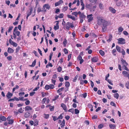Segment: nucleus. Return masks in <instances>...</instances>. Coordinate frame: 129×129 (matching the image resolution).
Here are the masks:
<instances>
[{
    "label": "nucleus",
    "mask_w": 129,
    "mask_h": 129,
    "mask_svg": "<svg viewBox=\"0 0 129 129\" xmlns=\"http://www.w3.org/2000/svg\"><path fill=\"white\" fill-rule=\"evenodd\" d=\"M109 22L106 20L102 23V28L103 32H104L106 30L107 27L109 25Z\"/></svg>",
    "instance_id": "obj_1"
},
{
    "label": "nucleus",
    "mask_w": 129,
    "mask_h": 129,
    "mask_svg": "<svg viewBox=\"0 0 129 129\" xmlns=\"http://www.w3.org/2000/svg\"><path fill=\"white\" fill-rule=\"evenodd\" d=\"M85 7L87 8L90 9L91 12H94L95 11V9L96 7V5H95L92 7V4L90 3L89 4H86Z\"/></svg>",
    "instance_id": "obj_2"
},
{
    "label": "nucleus",
    "mask_w": 129,
    "mask_h": 129,
    "mask_svg": "<svg viewBox=\"0 0 129 129\" xmlns=\"http://www.w3.org/2000/svg\"><path fill=\"white\" fill-rule=\"evenodd\" d=\"M17 27H15L14 29L13 33V37L14 39H16V35L18 36H19L20 35V32L19 31H17Z\"/></svg>",
    "instance_id": "obj_3"
},
{
    "label": "nucleus",
    "mask_w": 129,
    "mask_h": 129,
    "mask_svg": "<svg viewBox=\"0 0 129 129\" xmlns=\"http://www.w3.org/2000/svg\"><path fill=\"white\" fill-rule=\"evenodd\" d=\"M97 20V23L99 25H102V23L106 20L103 19L102 17L97 16L96 17Z\"/></svg>",
    "instance_id": "obj_4"
},
{
    "label": "nucleus",
    "mask_w": 129,
    "mask_h": 129,
    "mask_svg": "<svg viewBox=\"0 0 129 129\" xmlns=\"http://www.w3.org/2000/svg\"><path fill=\"white\" fill-rule=\"evenodd\" d=\"M51 8L50 6L48 4H46L44 5L42 8L43 12H46L47 10H49Z\"/></svg>",
    "instance_id": "obj_5"
},
{
    "label": "nucleus",
    "mask_w": 129,
    "mask_h": 129,
    "mask_svg": "<svg viewBox=\"0 0 129 129\" xmlns=\"http://www.w3.org/2000/svg\"><path fill=\"white\" fill-rule=\"evenodd\" d=\"M74 27V25L72 23L68 22L67 23L66 28L67 30H69L70 27L73 28Z\"/></svg>",
    "instance_id": "obj_6"
},
{
    "label": "nucleus",
    "mask_w": 129,
    "mask_h": 129,
    "mask_svg": "<svg viewBox=\"0 0 129 129\" xmlns=\"http://www.w3.org/2000/svg\"><path fill=\"white\" fill-rule=\"evenodd\" d=\"M118 44H124L125 43V39L123 38H120L117 39Z\"/></svg>",
    "instance_id": "obj_7"
},
{
    "label": "nucleus",
    "mask_w": 129,
    "mask_h": 129,
    "mask_svg": "<svg viewBox=\"0 0 129 129\" xmlns=\"http://www.w3.org/2000/svg\"><path fill=\"white\" fill-rule=\"evenodd\" d=\"M93 15L91 14L87 15V17L88 18V22H90L91 21H92L93 19V17H92Z\"/></svg>",
    "instance_id": "obj_8"
},
{
    "label": "nucleus",
    "mask_w": 129,
    "mask_h": 129,
    "mask_svg": "<svg viewBox=\"0 0 129 129\" xmlns=\"http://www.w3.org/2000/svg\"><path fill=\"white\" fill-rule=\"evenodd\" d=\"M56 22H57V23L56 24V25H55L54 27V29L56 30L57 29H58L59 28V21H56Z\"/></svg>",
    "instance_id": "obj_9"
},
{
    "label": "nucleus",
    "mask_w": 129,
    "mask_h": 129,
    "mask_svg": "<svg viewBox=\"0 0 129 129\" xmlns=\"http://www.w3.org/2000/svg\"><path fill=\"white\" fill-rule=\"evenodd\" d=\"M121 61L122 64L123 65V66H127L128 65V64L126 62V61L123 58H121Z\"/></svg>",
    "instance_id": "obj_10"
},
{
    "label": "nucleus",
    "mask_w": 129,
    "mask_h": 129,
    "mask_svg": "<svg viewBox=\"0 0 129 129\" xmlns=\"http://www.w3.org/2000/svg\"><path fill=\"white\" fill-rule=\"evenodd\" d=\"M98 57H94L92 58L91 61L92 62H96L98 61Z\"/></svg>",
    "instance_id": "obj_11"
},
{
    "label": "nucleus",
    "mask_w": 129,
    "mask_h": 129,
    "mask_svg": "<svg viewBox=\"0 0 129 129\" xmlns=\"http://www.w3.org/2000/svg\"><path fill=\"white\" fill-rule=\"evenodd\" d=\"M61 107L66 112L67 111V107L64 104L62 103L61 104Z\"/></svg>",
    "instance_id": "obj_12"
},
{
    "label": "nucleus",
    "mask_w": 129,
    "mask_h": 129,
    "mask_svg": "<svg viewBox=\"0 0 129 129\" xmlns=\"http://www.w3.org/2000/svg\"><path fill=\"white\" fill-rule=\"evenodd\" d=\"M6 118L4 116L0 115V122L6 120Z\"/></svg>",
    "instance_id": "obj_13"
},
{
    "label": "nucleus",
    "mask_w": 129,
    "mask_h": 129,
    "mask_svg": "<svg viewBox=\"0 0 129 129\" xmlns=\"http://www.w3.org/2000/svg\"><path fill=\"white\" fill-rule=\"evenodd\" d=\"M109 9L110 11L113 13H116V11L113 8L110 7L109 8Z\"/></svg>",
    "instance_id": "obj_14"
},
{
    "label": "nucleus",
    "mask_w": 129,
    "mask_h": 129,
    "mask_svg": "<svg viewBox=\"0 0 129 129\" xmlns=\"http://www.w3.org/2000/svg\"><path fill=\"white\" fill-rule=\"evenodd\" d=\"M7 52L10 53H12L14 52V50L10 47H9L8 49Z\"/></svg>",
    "instance_id": "obj_15"
},
{
    "label": "nucleus",
    "mask_w": 129,
    "mask_h": 129,
    "mask_svg": "<svg viewBox=\"0 0 129 129\" xmlns=\"http://www.w3.org/2000/svg\"><path fill=\"white\" fill-rule=\"evenodd\" d=\"M13 94L9 92L7 93L6 96L8 99H10L13 96Z\"/></svg>",
    "instance_id": "obj_16"
},
{
    "label": "nucleus",
    "mask_w": 129,
    "mask_h": 129,
    "mask_svg": "<svg viewBox=\"0 0 129 129\" xmlns=\"http://www.w3.org/2000/svg\"><path fill=\"white\" fill-rule=\"evenodd\" d=\"M70 83L69 82L66 81L65 82V86L66 87H67V91H68V87L70 86Z\"/></svg>",
    "instance_id": "obj_17"
},
{
    "label": "nucleus",
    "mask_w": 129,
    "mask_h": 129,
    "mask_svg": "<svg viewBox=\"0 0 129 129\" xmlns=\"http://www.w3.org/2000/svg\"><path fill=\"white\" fill-rule=\"evenodd\" d=\"M86 16L84 14V13H82L80 15V19H84L86 18Z\"/></svg>",
    "instance_id": "obj_18"
},
{
    "label": "nucleus",
    "mask_w": 129,
    "mask_h": 129,
    "mask_svg": "<svg viewBox=\"0 0 129 129\" xmlns=\"http://www.w3.org/2000/svg\"><path fill=\"white\" fill-rule=\"evenodd\" d=\"M36 62V59H35L33 62L32 63V64L30 65L29 66L31 67H34L35 65Z\"/></svg>",
    "instance_id": "obj_19"
},
{
    "label": "nucleus",
    "mask_w": 129,
    "mask_h": 129,
    "mask_svg": "<svg viewBox=\"0 0 129 129\" xmlns=\"http://www.w3.org/2000/svg\"><path fill=\"white\" fill-rule=\"evenodd\" d=\"M116 48L118 52L119 53L121 52V48L118 45L116 46Z\"/></svg>",
    "instance_id": "obj_20"
},
{
    "label": "nucleus",
    "mask_w": 129,
    "mask_h": 129,
    "mask_svg": "<svg viewBox=\"0 0 129 129\" xmlns=\"http://www.w3.org/2000/svg\"><path fill=\"white\" fill-rule=\"evenodd\" d=\"M112 35L110 34V35L109 36V39H108L107 40V42H110L112 40Z\"/></svg>",
    "instance_id": "obj_21"
},
{
    "label": "nucleus",
    "mask_w": 129,
    "mask_h": 129,
    "mask_svg": "<svg viewBox=\"0 0 129 129\" xmlns=\"http://www.w3.org/2000/svg\"><path fill=\"white\" fill-rule=\"evenodd\" d=\"M32 109L31 107L29 106H26L25 108V111H28L29 110H31Z\"/></svg>",
    "instance_id": "obj_22"
},
{
    "label": "nucleus",
    "mask_w": 129,
    "mask_h": 129,
    "mask_svg": "<svg viewBox=\"0 0 129 129\" xmlns=\"http://www.w3.org/2000/svg\"><path fill=\"white\" fill-rule=\"evenodd\" d=\"M109 126L110 128L113 129L115 127V125L114 124H110L109 125Z\"/></svg>",
    "instance_id": "obj_23"
},
{
    "label": "nucleus",
    "mask_w": 129,
    "mask_h": 129,
    "mask_svg": "<svg viewBox=\"0 0 129 129\" xmlns=\"http://www.w3.org/2000/svg\"><path fill=\"white\" fill-rule=\"evenodd\" d=\"M123 30V28L122 27H119L118 28V30L119 32H121Z\"/></svg>",
    "instance_id": "obj_24"
},
{
    "label": "nucleus",
    "mask_w": 129,
    "mask_h": 129,
    "mask_svg": "<svg viewBox=\"0 0 129 129\" xmlns=\"http://www.w3.org/2000/svg\"><path fill=\"white\" fill-rule=\"evenodd\" d=\"M120 53H122L123 55V57H124V55H125V52L124 49H121V51Z\"/></svg>",
    "instance_id": "obj_25"
},
{
    "label": "nucleus",
    "mask_w": 129,
    "mask_h": 129,
    "mask_svg": "<svg viewBox=\"0 0 129 129\" xmlns=\"http://www.w3.org/2000/svg\"><path fill=\"white\" fill-rule=\"evenodd\" d=\"M78 77V75H76L75 77L73 79V81L74 82H75L76 81V80L77 79V78Z\"/></svg>",
    "instance_id": "obj_26"
},
{
    "label": "nucleus",
    "mask_w": 129,
    "mask_h": 129,
    "mask_svg": "<svg viewBox=\"0 0 129 129\" xmlns=\"http://www.w3.org/2000/svg\"><path fill=\"white\" fill-rule=\"evenodd\" d=\"M65 124V121L64 120H62V123L61 124V127H63L64 126Z\"/></svg>",
    "instance_id": "obj_27"
},
{
    "label": "nucleus",
    "mask_w": 129,
    "mask_h": 129,
    "mask_svg": "<svg viewBox=\"0 0 129 129\" xmlns=\"http://www.w3.org/2000/svg\"><path fill=\"white\" fill-rule=\"evenodd\" d=\"M99 53L100 55L102 56H103L105 54V53L104 51L101 50L99 51Z\"/></svg>",
    "instance_id": "obj_28"
},
{
    "label": "nucleus",
    "mask_w": 129,
    "mask_h": 129,
    "mask_svg": "<svg viewBox=\"0 0 129 129\" xmlns=\"http://www.w3.org/2000/svg\"><path fill=\"white\" fill-rule=\"evenodd\" d=\"M8 123L10 124H12L14 122V120L13 119H10V120H8Z\"/></svg>",
    "instance_id": "obj_29"
},
{
    "label": "nucleus",
    "mask_w": 129,
    "mask_h": 129,
    "mask_svg": "<svg viewBox=\"0 0 129 129\" xmlns=\"http://www.w3.org/2000/svg\"><path fill=\"white\" fill-rule=\"evenodd\" d=\"M37 11L38 13L40 12H43V9H42L40 7L38 8Z\"/></svg>",
    "instance_id": "obj_30"
},
{
    "label": "nucleus",
    "mask_w": 129,
    "mask_h": 129,
    "mask_svg": "<svg viewBox=\"0 0 129 129\" xmlns=\"http://www.w3.org/2000/svg\"><path fill=\"white\" fill-rule=\"evenodd\" d=\"M114 96L115 98L117 99L119 97V95L118 93H116L114 94Z\"/></svg>",
    "instance_id": "obj_31"
},
{
    "label": "nucleus",
    "mask_w": 129,
    "mask_h": 129,
    "mask_svg": "<svg viewBox=\"0 0 129 129\" xmlns=\"http://www.w3.org/2000/svg\"><path fill=\"white\" fill-rule=\"evenodd\" d=\"M123 74L125 76H127L128 74L127 72L126 71H124L122 72Z\"/></svg>",
    "instance_id": "obj_32"
},
{
    "label": "nucleus",
    "mask_w": 129,
    "mask_h": 129,
    "mask_svg": "<svg viewBox=\"0 0 129 129\" xmlns=\"http://www.w3.org/2000/svg\"><path fill=\"white\" fill-rule=\"evenodd\" d=\"M19 88V86L17 85H16V87H14L12 89V92H14L15 91V90L16 89H18Z\"/></svg>",
    "instance_id": "obj_33"
},
{
    "label": "nucleus",
    "mask_w": 129,
    "mask_h": 129,
    "mask_svg": "<svg viewBox=\"0 0 129 129\" xmlns=\"http://www.w3.org/2000/svg\"><path fill=\"white\" fill-rule=\"evenodd\" d=\"M126 87L127 89H129V82H127L125 84Z\"/></svg>",
    "instance_id": "obj_34"
},
{
    "label": "nucleus",
    "mask_w": 129,
    "mask_h": 129,
    "mask_svg": "<svg viewBox=\"0 0 129 129\" xmlns=\"http://www.w3.org/2000/svg\"><path fill=\"white\" fill-rule=\"evenodd\" d=\"M53 66L52 65L51 63H49L47 65H46V67L47 68H48L49 67H52Z\"/></svg>",
    "instance_id": "obj_35"
},
{
    "label": "nucleus",
    "mask_w": 129,
    "mask_h": 129,
    "mask_svg": "<svg viewBox=\"0 0 129 129\" xmlns=\"http://www.w3.org/2000/svg\"><path fill=\"white\" fill-rule=\"evenodd\" d=\"M116 52V50L115 49H113L112 51V53L114 56H116V54L115 53Z\"/></svg>",
    "instance_id": "obj_36"
},
{
    "label": "nucleus",
    "mask_w": 129,
    "mask_h": 129,
    "mask_svg": "<svg viewBox=\"0 0 129 129\" xmlns=\"http://www.w3.org/2000/svg\"><path fill=\"white\" fill-rule=\"evenodd\" d=\"M49 86L50 89H52L54 88V86L53 84H50Z\"/></svg>",
    "instance_id": "obj_37"
},
{
    "label": "nucleus",
    "mask_w": 129,
    "mask_h": 129,
    "mask_svg": "<svg viewBox=\"0 0 129 129\" xmlns=\"http://www.w3.org/2000/svg\"><path fill=\"white\" fill-rule=\"evenodd\" d=\"M72 14L73 15H75L76 17H77L78 12H75L72 13Z\"/></svg>",
    "instance_id": "obj_38"
},
{
    "label": "nucleus",
    "mask_w": 129,
    "mask_h": 129,
    "mask_svg": "<svg viewBox=\"0 0 129 129\" xmlns=\"http://www.w3.org/2000/svg\"><path fill=\"white\" fill-rule=\"evenodd\" d=\"M64 88L62 87L61 88H59L57 91V92L58 93H59L62 90L64 89Z\"/></svg>",
    "instance_id": "obj_39"
},
{
    "label": "nucleus",
    "mask_w": 129,
    "mask_h": 129,
    "mask_svg": "<svg viewBox=\"0 0 129 129\" xmlns=\"http://www.w3.org/2000/svg\"><path fill=\"white\" fill-rule=\"evenodd\" d=\"M30 115V113H25L24 115V116L27 118Z\"/></svg>",
    "instance_id": "obj_40"
},
{
    "label": "nucleus",
    "mask_w": 129,
    "mask_h": 129,
    "mask_svg": "<svg viewBox=\"0 0 129 129\" xmlns=\"http://www.w3.org/2000/svg\"><path fill=\"white\" fill-rule=\"evenodd\" d=\"M90 2H91L92 3H94V4H95L97 1V0H89Z\"/></svg>",
    "instance_id": "obj_41"
},
{
    "label": "nucleus",
    "mask_w": 129,
    "mask_h": 129,
    "mask_svg": "<svg viewBox=\"0 0 129 129\" xmlns=\"http://www.w3.org/2000/svg\"><path fill=\"white\" fill-rule=\"evenodd\" d=\"M84 123L86 125H88L89 124V122L88 120H86L84 121Z\"/></svg>",
    "instance_id": "obj_42"
},
{
    "label": "nucleus",
    "mask_w": 129,
    "mask_h": 129,
    "mask_svg": "<svg viewBox=\"0 0 129 129\" xmlns=\"http://www.w3.org/2000/svg\"><path fill=\"white\" fill-rule=\"evenodd\" d=\"M57 71L59 72H60L62 71V68L61 67L59 66L57 69Z\"/></svg>",
    "instance_id": "obj_43"
},
{
    "label": "nucleus",
    "mask_w": 129,
    "mask_h": 129,
    "mask_svg": "<svg viewBox=\"0 0 129 129\" xmlns=\"http://www.w3.org/2000/svg\"><path fill=\"white\" fill-rule=\"evenodd\" d=\"M45 89L46 90H48L50 89L49 85H46L45 87Z\"/></svg>",
    "instance_id": "obj_44"
},
{
    "label": "nucleus",
    "mask_w": 129,
    "mask_h": 129,
    "mask_svg": "<svg viewBox=\"0 0 129 129\" xmlns=\"http://www.w3.org/2000/svg\"><path fill=\"white\" fill-rule=\"evenodd\" d=\"M13 28V26H10L9 27V29L8 30V33H10L11 31Z\"/></svg>",
    "instance_id": "obj_45"
},
{
    "label": "nucleus",
    "mask_w": 129,
    "mask_h": 129,
    "mask_svg": "<svg viewBox=\"0 0 129 129\" xmlns=\"http://www.w3.org/2000/svg\"><path fill=\"white\" fill-rule=\"evenodd\" d=\"M20 48H21L19 46H18L16 49V52H18L19 51V50L20 49Z\"/></svg>",
    "instance_id": "obj_46"
},
{
    "label": "nucleus",
    "mask_w": 129,
    "mask_h": 129,
    "mask_svg": "<svg viewBox=\"0 0 129 129\" xmlns=\"http://www.w3.org/2000/svg\"><path fill=\"white\" fill-rule=\"evenodd\" d=\"M67 43V40L66 39H65L64 40L63 43V44L64 46L65 47L66 46V44Z\"/></svg>",
    "instance_id": "obj_47"
},
{
    "label": "nucleus",
    "mask_w": 129,
    "mask_h": 129,
    "mask_svg": "<svg viewBox=\"0 0 129 129\" xmlns=\"http://www.w3.org/2000/svg\"><path fill=\"white\" fill-rule=\"evenodd\" d=\"M59 18H62L63 16V13H61L58 15Z\"/></svg>",
    "instance_id": "obj_48"
},
{
    "label": "nucleus",
    "mask_w": 129,
    "mask_h": 129,
    "mask_svg": "<svg viewBox=\"0 0 129 129\" xmlns=\"http://www.w3.org/2000/svg\"><path fill=\"white\" fill-rule=\"evenodd\" d=\"M44 117L46 119H47L49 117V115L48 114H44Z\"/></svg>",
    "instance_id": "obj_49"
},
{
    "label": "nucleus",
    "mask_w": 129,
    "mask_h": 129,
    "mask_svg": "<svg viewBox=\"0 0 129 129\" xmlns=\"http://www.w3.org/2000/svg\"><path fill=\"white\" fill-rule=\"evenodd\" d=\"M7 59L9 61L11 60L12 59V57L11 56H9L7 57Z\"/></svg>",
    "instance_id": "obj_50"
},
{
    "label": "nucleus",
    "mask_w": 129,
    "mask_h": 129,
    "mask_svg": "<svg viewBox=\"0 0 129 129\" xmlns=\"http://www.w3.org/2000/svg\"><path fill=\"white\" fill-rule=\"evenodd\" d=\"M123 33L124 35L126 36H127L128 35V33L126 31H124L123 32Z\"/></svg>",
    "instance_id": "obj_51"
},
{
    "label": "nucleus",
    "mask_w": 129,
    "mask_h": 129,
    "mask_svg": "<svg viewBox=\"0 0 129 129\" xmlns=\"http://www.w3.org/2000/svg\"><path fill=\"white\" fill-rule=\"evenodd\" d=\"M59 95H56L54 97V99L53 100V101H55L58 98H59Z\"/></svg>",
    "instance_id": "obj_52"
},
{
    "label": "nucleus",
    "mask_w": 129,
    "mask_h": 129,
    "mask_svg": "<svg viewBox=\"0 0 129 129\" xmlns=\"http://www.w3.org/2000/svg\"><path fill=\"white\" fill-rule=\"evenodd\" d=\"M46 98H44L43 99L42 101V104H44L45 103L46 100Z\"/></svg>",
    "instance_id": "obj_53"
},
{
    "label": "nucleus",
    "mask_w": 129,
    "mask_h": 129,
    "mask_svg": "<svg viewBox=\"0 0 129 129\" xmlns=\"http://www.w3.org/2000/svg\"><path fill=\"white\" fill-rule=\"evenodd\" d=\"M121 3L120 2H118L116 3V5L118 6H120L121 5Z\"/></svg>",
    "instance_id": "obj_54"
},
{
    "label": "nucleus",
    "mask_w": 129,
    "mask_h": 129,
    "mask_svg": "<svg viewBox=\"0 0 129 129\" xmlns=\"http://www.w3.org/2000/svg\"><path fill=\"white\" fill-rule=\"evenodd\" d=\"M103 5L102 3H100L99 5V7L101 9H103Z\"/></svg>",
    "instance_id": "obj_55"
},
{
    "label": "nucleus",
    "mask_w": 129,
    "mask_h": 129,
    "mask_svg": "<svg viewBox=\"0 0 129 129\" xmlns=\"http://www.w3.org/2000/svg\"><path fill=\"white\" fill-rule=\"evenodd\" d=\"M63 51L65 54H67L68 53V50L66 48H65L63 49Z\"/></svg>",
    "instance_id": "obj_56"
},
{
    "label": "nucleus",
    "mask_w": 129,
    "mask_h": 129,
    "mask_svg": "<svg viewBox=\"0 0 129 129\" xmlns=\"http://www.w3.org/2000/svg\"><path fill=\"white\" fill-rule=\"evenodd\" d=\"M98 117V116L97 115H95L92 116V118L93 119H96Z\"/></svg>",
    "instance_id": "obj_57"
},
{
    "label": "nucleus",
    "mask_w": 129,
    "mask_h": 129,
    "mask_svg": "<svg viewBox=\"0 0 129 129\" xmlns=\"http://www.w3.org/2000/svg\"><path fill=\"white\" fill-rule=\"evenodd\" d=\"M71 54H70L68 55V61H69L71 59Z\"/></svg>",
    "instance_id": "obj_58"
},
{
    "label": "nucleus",
    "mask_w": 129,
    "mask_h": 129,
    "mask_svg": "<svg viewBox=\"0 0 129 129\" xmlns=\"http://www.w3.org/2000/svg\"><path fill=\"white\" fill-rule=\"evenodd\" d=\"M68 9V7L67 6H65L63 7L62 10L64 11H66Z\"/></svg>",
    "instance_id": "obj_59"
},
{
    "label": "nucleus",
    "mask_w": 129,
    "mask_h": 129,
    "mask_svg": "<svg viewBox=\"0 0 129 129\" xmlns=\"http://www.w3.org/2000/svg\"><path fill=\"white\" fill-rule=\"evenodd\" d=\"M30 103V101L28 100H27L25 102V104L26 105H29Z\"/></svg>",
    "instance_id": "obj_60"
},
{
    "label": "nucleus",
    "mask_w": 129,
    "mask_h": 129,
    "mask_svg": "<svg viewBox=\"0 0 129 129\" xmlns=\"http://www.w3.org/2000/svg\"><path fill=\"white\" fill-rule=\"evenodd\" d=\"M74 111V109H71L68 110L69 112H71L72 113H73Z\"/></svg>",
    "instance_id": "obj_61"
},
{
    "label": "nucleus",
    "mask_w": 129,
    "mask_h": 129,
    "mask_svg": "<svg viewBox=\"0 0 129 129\" xmlns=\"http://www.w3.org/2000/svg\"><path fill=\"white\" fill-rule=\"evenodd\" d=\"M69 76H66L64 77V79L65 80H69Z\"/></svg>",
    "instance_id": "obj_62"
},
{
    "label": "nucleus",
    "mask_w": 129,
    "mask_h": 129,
    "mask_svg": "<svg viewBox=\"0 0 129 129\" xmlns=\"http://www.w3.org/2000/svg\"><path fill=\"white\" fill-rule=\"evenodd\" d=\"M25 94L24 92H19V95L20 96H21L22 95H23Z\"/></svg>",
    "instance_id": "obj_63"
},
{
    "label": "nucleus",
    "mask_w": 129,
    "mask_h": 129,
    "mask_svg": "<svg viewBox=\"0 0 129 129\" xmlns=\"http://www.w3.org/2000/svg\"><path fill=\"white\" fill-rule=\"evenodd\" d=\"M12 45L13 46L15 47H17V44L16 43L14 42H13V43H12Z\"/></svg>",
    "instance_id": "obj_64"
}]
</instances>
